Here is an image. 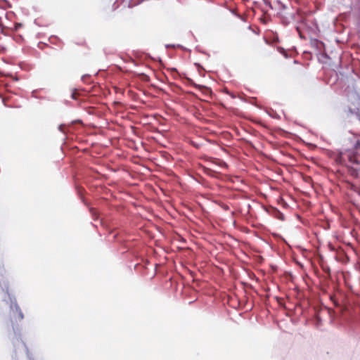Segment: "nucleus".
Listing matches in <instances>:
<instances>
[{
    "label": "nucleus",
    "instance_id": "nucleus-1",
    "mask_svg": "<svg viewBox=\"0 0 360 360\" xmlns=\"http://www.w3.org/2000/svg\"><path fill=\"white\" fill-rule=\"evenodd\" d=\"M23 318V315L20 311H19V319H22Z\"/></svg>",
    "mask_w": 360,
    "mask_h": 360
},
{
    "label": "nucleus",
    "instance_id": "nucleus-2",
    "mask_svg": "<svg viewBox=\"0 0 360 360\" xmlns=\"http://www.w3.org/2000/svg\"><path fill=\"white\" fill-rule=\"evenodd\" d=\"M14 307H15L16 311L19 310L18 307L17 306V304H15Z\"/></svg>",
    "mask_w": 360,
    "mask_h": 360
}]
</instances>
